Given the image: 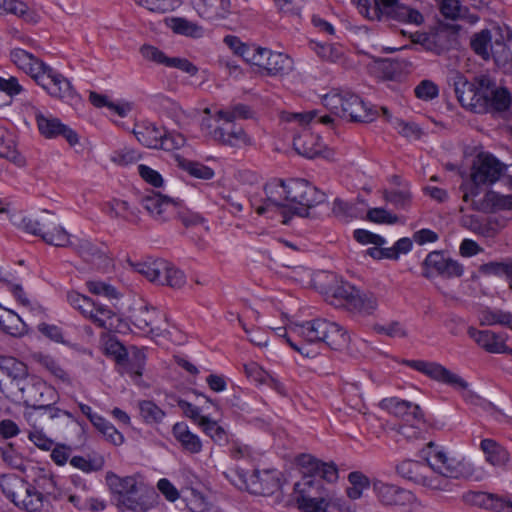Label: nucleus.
<instances>
[{"label": "nucleus", "instance_id": "f257e3e1", "mask_svg": "<svg viewBox=\"0 0 512 512\" xmlns=\"http://www.w3.org/2000/svg\"><path fill=\"white\" fill-rule=\"evenodd\" d=\"M454 86L461 105L476 113L503 111L509 107L508 90L498 86L489 76L481 75L472 81H468L463 76H457Z\"/></svg>", "mask_w": 512, "mask_h": 512}, {"label": "nucleus", "instance_id": "f03ea898", "mask_svg": "<svg viewBox=\"0 0 512 512\" xmlns=\"http://www.w3.org/2000/svg\"><path fill=\"white\" fill-rule=\"evenodd\" d=\"M36 483L39 489L19 476L7 475L1 479L0 486L5 496L18 508L27 512L48 511L50 498H60L55 477L43 475Z\"/></svg>", "mask_w": 512, "mask_h": 512}, {"label": "nucleus", "instance_id": "7ed1b4c3", "mask_svg": "<svg viewBox=\"0 0 512 512\" xmlns=\"http://www.w3.org/2000/svg\"><path fill=\"white\" fill-rule=\"evenodd\" d=\"M11 61L25 73L29 74L38 85L54 98L72 100L76 96L70 81L33 54L14 48L10 52Z\"/></svg>", "mask_w": 512, "mask_h": 512}, {"label": "nucleus", "instance_id": "20e7f679", "mask_svg": "<svg viewBox=\"0 0 512 512\" xmlns=\"http://www.w3.org/2000/svg\"><path fill=\"white\" fill-rule=\"evenodd\" d=\"M414 370L423 373L434 381L448 385L458 391L464 400L472 406H475L492 416L498 417L500 411L486 399L477 395L471 388L469 383L457 373L447 369L437 362H429L423 360H407L404 362Z\"/></svg>", "mask_w": 512, "mask_h": 512}, {"label": "nucleus", "instance_id": "39448f33", "mask_svg": "<svg viewBox=\"0 0 512 512\" xmlns=\"http://www.w3.org/2000/svg\"><path fill=\"white\" fill-rule=\"evenodd\" d=\"M106 482L117 506L133 512H147L153 508L157 494L135 476L119 477L113 472L106 474Z\"/></svg>", "mask_w": 512, "mask_h": 512}, {"label": "nucleus", "instance_id": "423d86ee", "mask_svg": "<svg viewBox=\"0 0 512 512\" xmlns=\"http://www.w3.org/2000/svg\"><path fill=\"white\" fill-rule=\"evenodd\" d=\"M508 166L487 151L478 152L471 163L469 179L463 183V199L470 203L480 197L484 188L506 176Z\"/></svg>", "mask_w": 512, "mask_h": 512}, {"label": "nucleus", "instance_id": "0eeeda50", "mask_svg": "<svg viewBox=\"0 0 512 512\" xmlns=\"http://www.w3.org/2000/svg\"><path fill=\"white\" fill-rule=\"evenodd\" d=\"M289 330L308 343H325L335 350L345 347L349 341L347 331L337 323L323 318L290 324Z\"/></svg>", "mask_w": 512, "mask_h": 512}, {"label": "nucleus", "instance_id": "6e6552de", "mask_svg": "<svg viewBox=\"0 0 512 512\" xmlns=\"http://www.w3.org/2000/svg\"><path fill=\"white\" fill-rule=\"evenodd\" d=\"M141 205L160 223L178 217L185 227L197 226L205 223V219L198 213L181 209L180 203L160 193H151L142 197Z\"/></svg>", "mask_w": 512, "mask_h": 512}, {"label": "nucleus", "instance_id": "1a4fd4ad", "mask_svg": "<svg viewBox=\"0 0 512 512\" xmlns=\"http://www.w3.org/2000/svg\"><path fill=\"white\" fill-rule=\"evenodd\" d=\"M13 224L22 231L41 237L44 242L57 247H68L70 235L57 225L52 213L45 212L41 217H32L22 214L14 215Z\"/></svg>", "mask_w": 512, "mask_h": 512}, {"label": "nucleus", "instance_id": "9d476101", "mask_svg": "<svg viewBox=\"0 0 512 512\" xmlns=\"http://www.w3.org/2000/svg\"><path fill=\"white\" fill-rule=\"evenodd\" d=\"M422 458L429 467L446 477L468 478L473 475L474 465L470 459L449 453L444 447L429 443L422 450Z\"/></svg>", "mask_w": 512, "mask_h": 512}, {"label": "nucleus", "instance_id": "9b49d317", "mask_svg": "<svg viewBox=\"0 0 512 512\" xmlns=\"http://www.w3.org/2000/svg\"><path fill=\"white\" fill-rule=\"evenodd\" d=\"M286 193L291 215L310 217V210L325 202L326 195L304 179L286 181Z\"/></svg>", "mask_w": 512, "mask_h": 512}, {"label": "nucleus", "instance_id": "f8f14e48", "mask_svg": "<svg viewBox=\"0 0 512 512\" xmlns=\"http://www.w3.org/2000/svg\"><path fill=\"white\" fill-rule=\"evenodd\" d=\"M311 286L323 294L331 304L339 306L350 303L351 285L336 273L318 271L311 278Z\"/></svg>", "mask_w": 512, "mask_h": 512}, {"label": "nucleus", "instance_id": "ddd939ff", "mask_svg": "<svg viewBox=\"0 0 512 512\" xmlns=\"http://www.w3.org/2000/svg\"><path fill=\"white\" fill-rule=\"evenodd\" d=\"M266 198L262 205L256 206L257 214L263 215L269 212L279 213L282 216V223L288 224L291 219L287 199L286 182L282 180H273L264 187Z\"/></svg>", "mask_w": 512, "mask_h": 512}, {"label": "nucleus", "instance_id": "4468645a", "mask_svg": "<svg viewBox=\"0 0 512 512\" xmlns=\"http://www.w3.org/2000/svg\"><path fill=\"white\" fill-rule=\"evenodd\" d=\"M19 392L28 410L46 405L47 402H56L55 389L40 378L30 375L26 380L18 383Z\"/></svg>", "mask_w": 512, "mask_h": 512}, {"label": "nucleus", "instance_id": "2eb2a0df", "mask_svg": "<svg viewBox=\"0 0 512 512\" xmlns=\"http://www.w3.org/2000/svg\"><path fill=\"white\" fill-rule=\"evenodd\" d=\"M252 65L263 69L268 76L288 75L294 66L293 59L285 53L259 47L252 58Z\"/></svg>", "mask_w": 512, "mask_h": 512}, {"label": "nucleus", "instance_id": "dca6fc26", "mask_svg": "<svg viewBox=\"0 0 512 512\" xmlns=\"http://www.w3.org/2000/svg\"><path fill=\"white\" fill-rule=\"evenodd\" d=\"M374 491L381 503L398 506L406 512H413L420 507L417 497L408 490L382 482L374 483Z\"/></svg>", "mask_w": 512, "mask_h": 512}, {"label": "nucleus", "instance_id": "f3484780", "mask_svg": "<svg viewBox=\"0 0 512 512\" xmlns=\"http://www.w3.org/2000/svg\"><path fill=\"white\" fill-rule=\"evenodd\" d=\"M35 120L41 135L45 138L52 139L63 136L67 142L74 146L78 143L77 133L67 125L63 124L58 118L52 115H44L38 109L35 110Z\"/></svg>", "mask_w": 512, "mask_h": 512}, {"label": "nucleus", "instance_id": "a211bd4d", "mask_svg": "<svg viewBox=\"0 0 512 512\" xmlns=\"http://www.w3.org/2000/svg\"><path fill=\"white\" fill-rule=\"evenodd\" d=\"M280 472L276 469H256L246 480L247 489L252 494L269 496L280 489Z\"/></svg>", "mask_w": 512, "mask_h": 512}, {"label": "nucleus", "instance_id": "6ab92c4d", "mask_svg": "<svg viewBox=\"0 0 512 512\" xmlns=\"http://www.w3.org/2000/svg\"><path fill=\"white\" fill-rule=\"evenodd\" d=\"M140 53L144 59L154 62L158 65H164L170 68H177L191 76L198 73V68L186 58L168 57L163 51L155 46L145 44L141 46Z\"/></svg>", "mask_w": 512, "mask_h": 512}, {"label": "nucleus", "instance_id": "aec40b11", "mask_svg": "<svg viewBox=\"0 0 512 512\" xmlns=\"http://www.w3.org/2000/svg\"><path fill=\"white\" fill-rule=\"evenodd\" d=\"M425 275L431 277L434 273L452 278L462 276L463 266L456 260L445 257L441 252L434 251L427 255L424 261Z\"/></svg>", "mask_w": 512, "mask_h": 512}, {"label": "nucleus", "instance_id": "412c9836", "mask_svg": "<svg viewBox=\"0 0 512 512\" xmlns=\"http://www.w3.org/2000/svg\"><path fill=\"white\" fill-rule=\"evenodd\" d=\"M54 403L55 402H47L45 403L46 405L27 410L25 417L30 426L36 428H49L57 419L62 417L74 420V417L70 412L55 407Z\"/></svg>", "mask_w": 512, "mask_h": 512}, {"label": "nucleus", "instance_id": "4be33fe9", "mask_svg": "<svg viewBox=\"0 0 512 512\" xmlns=\"http://www.w3.org/2000/svg\"><path fill=\"white\" fill-rule=\"evenodd\" d=\"M68 246L73 249L86 261L97 265L99 268H108L112 265V258L108 255L107 247L97 245L89 240L81 239L76 242L70 240Z\"/></svg>", "mask_w": 512, "mask_h": 512}, {"label": "nucleus", "instance_id": "5701e85b", "mask_svg": "<svg viewBox=\"0 0 512 512\" xmlns=\"http://www.w3.org/2000/svg\"><path fill=\"white\" fill-rule=\"evenodd\" d=\"M379 406L382 410L406 421L412 420L415 423H419L423 417L418 405L397 397L384 398L380 401Z\"/></svg>", "mask_w": 512, "mask_h": 512}, {"label": "nucleus", "instance_id": "b1692460", "mask_svg": "<svg viewBox=\"0 0 512 512\" xmlns=\"http://www.w3.org/2000/svg\"><path fill=\"white\" fill-rule=\"evenodd\" d=\"M469 204L473 209L481 212L512 211V194L502 195L489 190Z\"/></svg>", "mask_w": 512, "mask_h": 512}, {"label": "nucleus", "instance_id": "393cba45", "mask_svg": "<svg viewBox=\"0 0 512 512\" xmlns=\"http://www.w3.org/2000/svg\"><path fill=\"white\" fill-rule=\"evenodd\" d=\"M468 335L484 350L489 353H505L506 337L489 330H477L469 327Z\"/></svg>", "mask_w": 512, "mask_h": 512}, {"label": "nucleus", "instance_id": "a878e982", "mask_svg": "<svg viewBox=\"0 0 512 512\" xmlns=\"http://www.w3.org/2000/svg\"><path fill=\"white\" fill-rule=\"evenodd\" d=\"M302 512H350L349 505L339 498L311 499L296 498Z\"/></svg>", "mask_w": 512, "mask_h": 512}, {"label": "nucleus", "instance_id": "bb28decb", "mask_svg": "<svg viewBox=\"0 0 512 512\" xmlns=\"http://www.w3.org/2000/svg\"><path fill=\"white\" fill-rule=\"evenodd\" d=\"M294 490L296 493V498H307L311 501V499H332L333 497L324 487L322 481L315 477H311V475L303 476L300 481H298Z\"/></svg>", "mask_w": 512, "mask_h": 512}, {"label": "nucleus", "instance_id": "cd10ccee", "mask_svg": "<svg viewBox=\"0 0 512 512\" xmlns=\"http://www.w3.org/2000/svg\"><path fill=\"white\" fill-rule=\"evenodd\" d=\"M199 16L208 21L226 19L231 13L230 0H199L197 3Z\"/></svg>", "mask_w": 512, "mask_h": 512}, {"label": "nucleus", "instance_id": "c85d7f7f", "mask_svg": "<svg viewBox=\"0 0 512 512\" xmlns=\"http://www.w3.org/2000/svg\"><path fill=\"white\" fill-rule=\"evenodd\" d=\"M324 106L334 115L347 121L352 122V102L350 101V94L339 92H332L323 98Z\"/></svg>", "mask_w": 512, "mask_h": 512}, {"label": "nucleus", "instance_id": "c756f323", "mask_svg": "<svg viewBox=\"0 0 512 512\" xmlns=\"http://www.w3.org/2000/svg\"><path fill=\"white\" fill-rule=\"evenodd\" d=\"M354 217L361 218L378 225H395L405 223V218L392 213L384 207L368 208L366 211L354 209Z\"/></svg>", "mask_w": 512, "mask_h": 512}, {"label": "nucleus", "instance_id": "7c9ffc66", "mask_svg": "<svg viewBox=\"0 0 512 512\" xmlns=\"http://www.w3.org/2000/svg\"><path fill=\"white\" fill-rule=\"evenodd\" d=\"M480 449L484 453L486 462L494 467L503 468L510 460L508 451L493 439L481 440Z\"/></svg>", "mask_w": 512, "mask_h": 512}, {"label": "nucleus", "instance_id": "2f4dec72", "mask_svg": "<svg viewBox=\"0 0 512 512\" xmlns=\"http://www.w3.org/2000/svg\"><path fill=\"white\" fill-rule=\"evenodd\" d=\"M160 316L159 311L154 307L148 305H142L139 308L134 309L131 319L133 324L140 330L145 332H158L159 327L155 324Z\"/></svg>", "mask_w": 512, "mask_h": 512}, {"label": "nucleus", "instance_id": "473e14b6", "mask_svg": "<svg viewBox=\"0 0 512 512\" xmlns=\"http://www.w3.org/2000/svg\"><path fill=\"white\" fill-rule=\"evenodd\" d=\"M172 434L185 451L191 454H197L201 452L202 442L200 438L189 430V427L186 423H176L172 428Z\"/></svg>", "mask_w": 512, "mask_h": 512}, {"label": "nucleus", "instance_id": "72a5a7b5", "mask_svg": "<svg viewBox=\"0 0 512 512\" xmlns=\"http://www.w3.org/2000/svg\"><path fill=\"white\" fill-rule=\"evenodd\" d=\"M163 131L152 122H143L135 127L133 133L142 145L158 149Z\"/></svg>", "mask_w": 512, "mask_h": 512}, {"label": "nucleus", "instance_id": "f704fd0d", "mask_svg": "<svg viewBox=\"0 0 512 512\" xmlns=\"http://www.w3.org/2000/svg\"><path fill=\"white\" fill-rule=\"evenodd\" d=\"M213 138L221 144L229 146H240L250 144V138L241 127L232 125L229 130L218 127L213 131Z\"/></svg>", "mask_w": 512, "mask_h": 512}, {"label": "nucleus", "instance_id": "c9c22d12", "mask_svg": "<svg viewBox=\"0 0 512 512\" xmlns=\"http://www.w3.org/2000/svg\"><path fill=\"white\" fill-rule=\"evenodd\" d=\"M472 501L485 509L497 512H512V500L486 492L472 494Z\"/></svg>", "mask_w": 512, "mask_h": 512}, {"label": "nucleus", "instance_id": "e433bc0d", "mask_svg": "<svg viewBox=\"0 0 512 512\" xmlns=\"http://www.w3.org/2000/svg\"><path fill=\"white\" fill-rule=\"evenodd\" d=\"M293 146L299 155L310 159L319 155L322 148L319 141L308 131L294 137Z\"/></svg>", "mask_w": 512, "mask_h": 512}, {"label": "nucleus", "instance_id": "4c0bfd02", "mask_svg": "<svg viewBox=\"0 0 512 512\" xmlns=\"http://www.w3.org/2000/svg\"><path fill=\"white\" fill-rule=\"evenodd\" d=\"M281 119L288 123L296 122L303 127L312 121H316L327 126L332 125L334 122L330 115L318 116V112L316 110L301 113L284 112L281 115Z\"/></svg>", "mask_w": 512, "mask_h": 512}, {"label": "nucleus", "instance_id": "58836bf2", "mask_svg": "<svg viewBox=\"0 0 512 512\" xmlns=\"http://www.w3.org/2000/svg\"><path fill=\"white\" fill-rule=\"evenodd\" d=\"M0 369L9 378L12 383L18 388V383L26 380L30 375L27 374L26 365L14 357H2L0 359Z\"/></svg>", "mask_w": 512, "mask_h": 512}, {"label": "nucleus", "instance_id": "ea45409f", "mask_svg": "<svg viewBox=\"0 0 512 512\" xmlns=\"http://www.w3.org/2000/svg\"><path fill=\"white\" fill-rule=\"evenodd\" d=\"M174 158L177 166L186 171L192 177L209 180L214 176V171L204 164L190 161L178 154L175 155Z\"/></svg>", "mask_w": 512, "mask_h": 512}, {"label": "nucleus", "instance_id": "a19ab883", "mask_svg": "<svg viewBox=\"0 0 512 512\" xmlns=\"http://www.w3.org/2000/svg\"><path fill=\"white\" fill-rule=\"evenodd\" d=\"M377 306V299L373 293L354 290V315H371L377 309Z\"/></svg>", "mask_w": 512, "mask_h": 512}, {"label": "nucleus", "instance_id": "79ce46f5", "mask_svg": "<svg viewBox=\"0 0 512 512\" xmlns=\"http://www.w3.org/2000/svg\"><path fill=\"white\" fill-rule=\"evenodd\" d=\"M107 213L112 218H121L128 222H136L138 214L132 209L127 201L113 199L107 204Z\"/></svg>", "mask_w": 512, "mask_h": 512}, {"label": "nucleus", "instance_id": "37998d69", "mask_svg": "<svg viewBox=\"0 0 512 512\" xmlns=\"http://www.w3.org/2000/svg\"><path fill=\"white\" fill-rule=\"evenodd\" d=\"M70 464L85 473L97 472L103 469L105 460L104 457L98 454L87 456H73L70 459Z\"/></svg>", "mask_w": 512, "mask_h": 512}, {"label": "nucleus", "instance_id": "c03bdc74", "mask_svg": "<svg viewBox=\"0 0 512 512\" xmlns=\"http://www.w3.org/2000/svg\"><path fill=\"white\" fill-rule=\"evenodd\" d=\"M134 270L147 278L150 282L157 280L159 273L165 271L166 260L164 259H148L143 262L132 264Z\"/></svg>", "mask_w": 512, "mask_h": 512}, {"label": "nucleus", "instance_id": "a18cd8bd", "mask_svg": "<svg viewBox=\"0 0 512 512\" xmlns=\"http://www.w3.org/2000/svg\"><path fill=\"white\" fill-rule=\"evenodd\" d=\"M450 477L439 475H422L419 485L433 492H454L456 485L449 480Z\"/></svg>", "mask_w": 512, "mask_h": 512}, {"label": "nucleus", "instance_id": "49530a36", "mask_svg": "<svg viewBox=\"0 0 512 512\" xmlns=\"http://www.w3.org/2000/svg\"><path fill=\"white\" fill-rule=\"evenodd\" d=\"M138 408L140 416L146 424H159L166 416V413L150 400L139 401Z\"/></svg>", "mask_w": 512, "mask_h": 512}, {"label": "nucleus", "instance_id": "de8ad7c7", "mask_svg": "<svg viewBox=\"0 0 512 512\" xmlns=\"http://www.w3.org/2000/svg\"><path fill=\"white\" fill-rule=\"evenodd\" d=\"M309 45L311 50H313L323 60L338 62L344 54L342 46L338 44L311 41Z\"/></svg>", "mask_w": 512, "mask_h": 512}, {"label": "nucleus", "instance_id": "09e8293b", "mask_svg": "<svg viewBox=\"0 0 512 512\" xmlns=\"http://www.w3.org/2000/svg\"><path fill=\"white\" fill-rule=\"evenodd\" d=\"M383 196L387 202L399 210H406L411 204V193L407 185H402L398 189L385 190Z\"/></svg>", "mask_w": 512, "mask_h": 512}, {"label": "nucleus", "instance_id": "8fccbe9b", "mask_svg": "<svg viewBox=\"0 0 512 512\" xmlns=\"http://www.w3.org/2000/svg\"><path fill=\"white\" fill-rule=\"evenodd\" d=\"M223 42L233 50L235 54L241 56L247 63H252V58H254L258 46L246 45L234 35L225 36Z\"/></svg>", "mask_w": 512, "mask_h": 512}, {"label": "nucleus", "instance_id": "3c124183", "mask_svg": "<svg viewBox=\"0 0 512 512\" xmlns=\"http://www.w3.org/2000/svg\"><path fill=\"white\" fill-rule=\"evenodd\" d=\"M114 316L115 313L108 307L94 303V309L91 314H88L87 319L96 326L109 330L113 327L112 320Z\"/></svg>", "mask_w": 512, "mask_h": 512}, {"label": "nucleus", "instance_id": "603ef678", "mask_svg": "<svg viewBox=\"0 0 512 512\" xmlns=\"http://www.w3.org/2000/svg\"><path fill=\"white\" fill-rule=\"evenodd\" d=\"M93 426L114 445H121L124 442L123 435L107 419L99 415L92 423Z\"/></svg>", "mask_w": 512, "mask_h": 512}, {"label": "nucleus", "instance_id": "864d4df0", "mask_svg": "<svg viewBox=\"0 0 512 512\" xmlns=\"http://www.w3.org/2000/svg\"><path fill=\"white\" fill-rule=\"evenodd\" d=\"M39 363L62 384L66 386L72 385V380L69 373L65 371L54 358L48 355H44L40 357Z\"/></svg>", "mask_w": 512, "mask_h": 512}, {"label": "nucleus", "instance_id": "5fc2aeb1", "mask_svg": "<svg viewBox=\"0 0 512 512\" xmlns=\"http://www.w3.org/2000/svg\"><path fill=\"white\" fill-rule=\"evenodd\" d=\"M171 28L175 33L188 37L200 38L204 35L202 26L185 18H173Z\"/></svg>", "mask_w": 512, "mask_h": 512}, {"label": "nucleus", "instance_id": "6e6d98bb", "mask_svg": "<svg viewBox=\"0 0 512 512\" xmlns=\"http://www.w3.org/2000/svg\"><path fill=\"white\" fill-rule=\"evenodd\" d=\"M5 13L14 14L30 23H36L39 20V15L20 0H8L5 5Z\"/></svg>", "mask_w": 512, "mask_h": 512}, {"label": "nucleus", "instance_id": "4d7b16f0", "mask_svg": "<svg viewBox=\"0 0 512 512\" xmlns=\"http://www.w3.org/2000/svg\"><path fill=\"white\" fill-rule=\"evenodd\" d=\"M218 119H223L226 122H233L236 119H249L253 117V111L248 105L236 104L226 110H219L216 114Z\"/></svg>", "mask_w": 512, "mask_h": 512}, {"label": "nucleus", "instance_id": "13d9d810", "mask_svg": "<svg viewBox=\"0 0 512 512\" xmlns=\"http://www.w3.org/2000/svg\"><path fill=\"white\" fill-rule=\"evenodd\" d=\"M424 466L418 461L404 460L397 466V472L402 477L419 484Z\"/></svg>", "mask_w": 512, "mask_h": 512}, {"label": "nucleus", "instance_id": "bf43d9fd", "mask_svg": "<svg viewBox=\"0 0 512 512\" xmlns=\"http://www.w3.org/2000/svg\"><path fill=\"white\" fill-rule=\"evenodd\" d=\"M67 301L68 303L76 310H78L85 318H87L88 314H91V311L94 309V301L82 295L76 291H69L67 293Z\"/></svg>", "mask_w": 512, "mask_h": 512}, {"label": "nucleus", "instance_id": "052dcab7", "mask_svg": "<svg viewBox=\"0 0 512 512\" xmlns=\"http://www.w3.org/2000/svg\"><path fill=\"white\" fill-rule=\"evenodd\" d=\"M390 17L399 22L415 25L422 24L424 20L422 14L418 10L403 4H400Z\"/></svg>", "mask_w": 512, "mask_h": 512}, {"label": "nucleus", "instance_id": "680f3d73", "mask_svg": "<svg viewBox=\"0 0 512 512\" xmlns=\"http://www.w3.org/2000/svg\"><path fill=\"white\" fill-rule=\"evenodd\" d=\"M471 45L476 54L481 56L483 59H489L492 47L490 31L482 30L477 33L473 37Z\"/></svg>", "mask_w": 512, "mask_h": 512}, {"label": "nucleus", "instance_id": "e2e57ef3", "mask_svg": "<svg viewBox=\"0 0 512 512\" xmlns=\"http://www.w3.org/2000/svg\"><path fill=\"white\" fill-rule=\"evenodd\" d=\"M296 464L302 469L303 476L311 475L317 478L322 461L310 454H301L296 457Z\"/></svg>", "mask_w": 512, "mask_h": 512}, {"label": "nucleus", "instance_id": "0e129e2a", "mask_svg": "<svg viewBox=\"0 0 512 512\" xmlns=\"http://www.w3.org/2000/svg\"><path fill=\"white\" fill-rule=\"evenodd\" d=\"M485 275H494L504 277L506 280L512 277V261L509 262H490L480 268Z\"/></svg>", "mask_w": 512, "mask_h": 512}, {"label": "nucleus", "instance_id": "69168bd1", "mask_svg": "<svg viewBox=\"0 0 512 512\" xmlns=\"http://www.w3.org/2000/svg\"><path fill=\"white\" fill-rule=\"evenodd\" d=\"M415 96L421 101H432L439 96V87L431 80H422L414 89Z\"/></svg>", "mask_w": 512, "mask_h": 512}, {"label": "nucleus", "instance_id": "338daca9", "mask_svg": "<svg viewBox=\"0 0 512 512\" xmlns=\"http://www.w3.org/2000/svg\"><path fill=\"white\" fill-rule=\"evenodd\" d=\"M0 456L2 460L9 465L11 468L24 470L25 461L24 458L18 453L12 444H7L0 448Z\"/></svg>", "mask_w": 512, "mask_h": 512}, {"label": "nucleus", "instance_id": "774afa93", "mask_svg": "<svg viewBox=\"0 0 512 512\" xmlns=\"http://www.w3.org/2000/svg\"><path fill=\"white\" fill-rule=\"evenodd\" d=\"M145 360V353L142 350L134 347L129 356V365L127 368V373L130 374L133 378L141 377L145 365Z\"/></svg>", "mask_w": 512, "mask_h": 512}]
</instances>
